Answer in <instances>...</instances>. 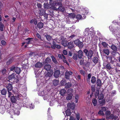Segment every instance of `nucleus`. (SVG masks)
I'll return each instance as SVG.
<instances>
[{"label":"nucleus","mask_w":120,"mask_h":120,"mask_svg":"<svg viewBox=\"0 0 120 120\" xmlns=\"http://www.w3.org/2000/svg\"><path fill=\"white\" fill-rule=\"evenodd\" d=\"M83 52L85 53V55L88 60H91L93 56L94 52L93 50L89 49V50L86 49L83 50Z\"/></svg>","instance_id":"f257e3e1"},{"label":"nucleus","mask_w":120,"mask_h":120,"mask_svg":"<svg viewBox=\"0 0 120 120\" xmlns=\"http://www.w3.org/2000/svg\"><path fill=\"white\" fill-rule=\"evenodd\" d=\"M21 96L20 94H16V97L14 96H11L10 98L11 102L12 103H16L17 101L16 99L17 98L18 100H19L20 99V97H21Z\"/></svg>","instance_id":"f03ea898"},{"label":"nucleus","mask_w":120,"mask_h":120,"mask_svg":"<svg viewBox=\"0 0 120 120\" xmlns=\"http://www.w3.org/2000/svg\"><path fill=\"white\" fill-rule=\"evenodd\" d=\"M110 48L112 50L111 52L112 55L113 56H115L117 53V47L116 45L112 44L111 45Z\"/></svg>","instance_id":"7ed1b4c3"},{"label":"nucleus","mask_w":120,"mask_h":120,"mask_svg":"<svg viewBox=\"0 0 120 120\" xmlns=\"http://www.w3.org/2000/svg\"><path fill=\"white\" fill-rule=\"evenodd\" d=\"M75 44L78 45L80 48H82L83 46V43L82 42H81L79 39H77L74 41Z\"/></svg>","instance_id":"20e7f679"},{"label":"nucleus","mask_w":120,"mask_h":120,"mask_svg":"<svg viewBox=\"0 0 120 120\" xmlns=\"http://www.w3.org/2000/svg\"><path fill=\"white\" fill-rule=\"evenodd\" d=\"M58 57L59 58H60L61 59H63V61L64 63H66L67 65H69V64L68 63L67 60L65 59L66 58L65 56L63 54H58Z\"/></svg>","instance_id":"39448f33"},{"label":"nucleus","mask_w":120,"mask_h":120,"mask_svg":"<svg viewBox=\"0 0 120 120\" xmlns=\"http://www.w3.org/2000/svg\"><path fill=\"white\" fill-rule=\"evenodd\" d=\"M60 74V72L59 70H55L54 71L53 76L56 78L59 77Z\"/></svg>","instance_id":"423d86ee"},{"label":"nucleus","mask_w":120,"mask_h":120,"mask_svg":"<svg viewBox=\"0 0 120 120\" xmlns=\"http://www.w3.org/2000/svg\"><path fill=\"white\" fill-rule=\"evenodd\" d=\"M73 74V72L71 71H66L65 73V76L66 78L68 79H70V76Z\"/></svg>","instance_id":"0eeeda50"},{"label":"nucleus","mask_w":120,"mask_h":120,"mask_svg":"<svg viewBox=\"0 0 120 120\" xmlns=\"http://www.w3.org/2000/svg\"><path fill=\"white\" fill-rule=\"evenodd\" d=\"M92 61L95 64H96L98 62L99 59L96 56H95L93 58H92Z\"/></svg>","instance_id":"6e6552de"},{"label":"nucleus","mask_w":120,"mask_h":120,"mask_svg":"<svg viewBox=\"0 0 120 120\" xmlns=\"http://www.w3.org/2000/svg\"><path fill=\"white\" fill-rule=\"evenodd\" d=\"M79 59H81L83 56V52L81 50H79L78 52L77 55Z\"/></svg>","instance_id":"1a4fd4ad"},{"label":"nucleus","mask_w":120,"mask_h":120,"mask_svg":"<svg viewBox=\"0 0 120 120\" xmlns=\"http://www.w3.org/2000/svg\"><path fill=\"white\" fill-rule=\"evenodd\" d=\"M6 87L7 90H12L13 89L12 85L10 83L6 85Z\"/></svg>","instance_id":"9d476101"},{"label":"nucleus","mask_w":120,"mask_h":120,"mask_svg":"<svg viewBox=\"0 0 120 120\" xmlns=\"http://www.w3.org/2000/svg\"><path fill=\"white\" fill-rule=\"evenodd\" d=\"M103 65L104 66H105V68L106 69L110 70L111 68L112 69L111 66V64L110 63H107L106 65H105V64H103Z\"/></svg>","instance_id":"9b49d317"},{"label":"nucleus","mask_w":120,"mask_h":120,"mask_svg":"<svg viewBox=\"0 0 120 120\" xmlns=\"http://www.w3.org/2000/svg\"><path fill=\"white\" fill-rule=\"evenodd\" d=\"M44 67V69L47 71H49L51 69V66L49 64H46Z\"/></svg>","instance_id":"f8f14e48"},{"label":"nucleus","mask_w":120,"mask_h":120,"mask_svg":"<svg viewBox=\"0 0 120 120\" xmlns=\"http://www.w3.org/2000/svg\"><path fill=\"white\" fill-rule=\"evenodd\" d=\"M68 48L70 49H71L74 47V45L73 42H69L68 43L67 46Z\"/></svg>","instance_id":"ddd939ff"},{"label":"nucleus","mask_w":120,"mask_h":120,"mask_svg":"<svg viewBox=\"0 0 120 120\" xmlns=\"http://www.w3.org/2000/svg\"><path fill=\"white\" fill-rule=\"evenodd\" d=\"M96 83L98 87H101L102 85L101 82L99 79H97L96 81Z\"/></svg>","instance_id":"4468645a"},{"label":"nucleus","mask_w":120,"mask_h":120,"mask_svg":"<svg viewBox=\"0 0 120 120\" xmlns=\"http://www.w3.org/2000/svg\"><path fill=\"white\" fill-rule=\"evenodd\" d=\"M51 61V60L50 58L47 57L45 60L44 63V64H48Z\"/></svg>","instance_id":"2eb2a0df"},{"label":"nucleus","mask_w":120,"mask_h":120,"mask_svg":"<svg viewBox=\"0 0 120 120\" xmlns=\"http://www.w3.org/2000/svg\"><path fill=\"white\" fill-rule=\"evenodd\" d=\"M102 52L107 56H108L109 53L110 51L108 49L105 48L103 50Z\"/></svg>","instance_id":"dca6fc26"},{"label":"nucleus","mask_w":120,"mask_h":120,"mask_svg":"<svg viewBox=\"0 0 120 120\" xmlns=\"http://www.w3.org/2000/svg\"><path fill=\"white\" fill-rule=\"evenodd\" d=\"M42 63L38 62L35 65V66L37 68H40L42 66Z\"/></svg>","instance_id":"f3484780"},{"label":"nucleus","mask_w":120,"mask_h":120,"mask_svg":"<svg viewBox=\"0 0 120 120\" xmlns=\"http://www.w3.org/2000/svg\"><path fill=\"white\" fill-rule=\"evenodd\" d=\"M15 72L18 74H19L21 71V69L18 67H16L15 69Z\"/></svg>","instance_id":"a211bd4d"},{"label":"nucleus","mask_w":120,"mask_h":120,"mask_svg":"<svg viewBox=\"0 0 120 120\" xmlns=\"http://www.w3.org/2000/svg\"><path fill=\"white\" fill-rule=\"evenodd\" d=\"M44 26V24L41 22L38 23L37 24V26L39 29L42 28Z\"/></svg>","instance_id":"6ab92c4d"},{"label":"nucleus","mask_w":120,"mask_h":120,"mask_svg":"<svg viewBox=\"0 0 120 120\" xmlns=\"http://www.w3.org/2000/svg\"><path fill=\"white\" fill-rule=\"evenodd\" d=\"M68 107L69 108H70L72 110H74L75 108V105L69 103L68 104Z\"/></svg>","instance_id":"aec40b11"},{"label":"nucleus","mask_w":120,"mask_h":120,"mask_svg":"<svg viewBox=\"0 0 120 120\" xmlns=\"http://www.w3.org/2000/svg\"><path fill=\"white\" fill-rule=\"evenodd\" d=\"M96 81V78L94 76H92L91 78V82L92 84L95 83Z\"/></svg>","instance_id":"412c9836"},{"label":"nucleus","mask_w":120,"mask_h":120,"mask_svg":"<svg viewBox=\"0 0 120 120\" xmlns=\"http://www.w3.org/2000/svg\"><path fill=\"white\" fill-rule=\"evenodd\" d=\"M72 85L71 83L70 82L66 83L65 85V87L66 88L68 89L71 87Z\"/></svg>","instance_id":"4be33fe9"},{"label":"nucleus","mask_w":120,"mask_h":120,"mask_svg":"<svg viewBox=\"0 0 120 120\" xmlns=\"http://www.w3.org/2000/svg\"><path fill=\"white\" fill-rule=\"evenodd\" d=\"M61 43L62 45L65 47H67V41L66 40H62Z\"/></svg>","instance_id":"5701e85b"},{"label":"nucleus","mask_w":120,"mask_h":120,"mask_svg":"<svg viewBox=\"0 0 120 120\" xmlns=\"http://www.w3.org/2000/svg\"><path fill=\"white\" fill-rule=\"evenodd\" d=\"M66 92V90L64 89H62L60 90V94L61 95L63 96L65 95V94Z\"/></svg>","instance_id":"b1692460"},{"label":"nucleus","mask_w":120,"mask_h":120,"mask_svg":"<svg viewBox=\"0 0 120 120\" xmlns=\"http://www.w3.org/2000/svg\"><path fill=\"white\" fill-rule=\"evenodd\" d=\"M7 93V90L5 88H3L1 91V93L3 95H5Z\"/></svg>","instance_id":"393cba45"},{"label":"nucleus","mask_w":120,"mask_h":120,"mask_svg":"<svg viewBox=\"0 0 120 120\" xmlns=\"http://www.w3.org/2000/svg\"><path fill=\"white\" fill-rule=\"evenodd\" d=\"M15 74L14 73H12L11 75L8 76V79L9 80H11L12 79L15 78Z\"/></svg>","instance_id":"a878e982"},{"label":"nucleus","mask_w":120,"mask_h":120,"mask_svg":"<svg viewBox=\"0 0 120 120\" xmlns=\"http://www.w3.org/2000/svg\"><path fill=\"white\" fill-rule=\"evenodd\" d=\"M59 81L56 79H54L53 80V85L56 86L58 85Z\"/></svg>","instance_id":"bb28decb"},{"label":"nucleus","mask_w":120,"mask_h":120,"mask_svg":"<svg viewBox=\"0 0 120 120\" xmlns=\"http://www.w3.org/2000/svg\"><path fill=\"white\" fill-rule=\"evenodd\" d=\"M49 3L51 6L56 5V2L55 1L53 2L52 0H50Z\"/></svg>","instance_id":"cd10ccee"},{"label":"nucleus","mask_w":120,"mask_h":120,"mask_svg":"<svg viewBox=\"0 0 120 120\" xmlns=\"http://www.w3.org/2000/svg\"><path fill=\"white\" fill-rule=\"evenodd\" d=\"M13 61V60L12 58H10L6 62V64L7 65H9Z\"/></svg>","instance_id":"c85d7f7f"},{"label":"nucleus","mask_w":120,"mask_h":120,"mask_svg":"<svg viewBox=\"0 0 120 120\" xmlns=\"http://www.w3.org/2000/svg\"><path fill=\"white\" fill-rule=\"evenodd\" d=\"M66 115L67 116H70L71 114L70 110L69 109H67L65 112Z\"/></svg>","instance_id":"c756f323"},{"label":"nucleus","mask_w":120,"mask_h":120,"mask_svg":"<svg viewBox=\"0 0 120 120\" xmlns=\"http://www.w3.org/2000/svg\"><path fill=\"white\" fill-rule=\"evenodd\" d=\"M55 1L56 2V6H62V0H56Z\"/></svg>","instance_id":"7c9ffc66"},{"label":"nucleus","mask_w":120,"mask_h":120,"mask_svg":"<svg viewBox=\"0 0 120 120\" xmlns=\"http://www.w3.org/2000/svg\"><path fill=\"white\" fill-rule=\"evenodd\" d=\"M45 36L46 37L47 40L48 41H50L51 40L52 37L50 35L46 34L45 35Z\"/></svg>","instance_id":"2f4dec72"},{"label":"nucleus","mask_w":120,"mask_h":120,"mask_svg":"<svg viewBox=\"0 0 120 120\" xmlns=\"http://www.w3.org/2000/svg\"><path fill=\"white\" fill-rule=\"evenodd\" d=\"M72 94H68L66 98L67 100H71L72 98Z\"/></svg>","instance_id":"473e14b6"},{"label":"nucleus","mask_w":120,"mask_h":120,"mask_svg":"<svg viewBox=\"0 0 120 120\" xmlns=\"http://www.w3.org/2000/svg\"><path fill=\"white\" fill-rule=\"evenodd\" d=\"M44 7L45 8L48 9L50 8L49 4L48 3H44Z\"/></svg>","instance_id":"72a5a7b5"},{"label":"nucleus","mask_w":120,"mask_h":120,"mask_svg":"<svg viewBox=\"0 0 120 120\" xmlns=\"http://www.w3.org/2000/svg\"><path fill=\"white\" fill-rule=\"evenodd\" d=\"M105 101L104 99L102 100L101 101H99L100 105L101 106L103 105L105 103Z\"/></svg>","instance_id":"f704fd0d"},{"label":"nucleus","mask_w":120,"mask_h":120,"mask_svg":"<svg viewBox=\"0 0 120 120\" xmlns=\"http://www.w3.org/2000/svg\"><path fill=\"white\" fill-rule=\"evenodd\" d=\"M104 98V95L103 94L101 93L99 94L98 97V99L99 100H101L103 99Z\"/></svg>","instance_id":"c9c22d12"},{"label":"nucleus","mask_w":120,"mask_h":120,"mask_svg":"<svg viewBox=\"0 0 120 120\" xmlns=\"http://www.w3.org/2000/svg\"><path fill=\"white\" fill-rule=\"evenodd\" d=\"M111 117V119H114L116 120L118 118L116 116H114L112 114L110 115V117Z\"/></svg>","instance_id":"e433bc0d"},{"label":"nucleus","mask_w":120,"mask_h":120,"mask_svg":"<svg viewBox=\"0 0 120 120\" xmlns=\"http://www.w3.org/2000/svg\"><path fill=\"white\" fill-rule=\"evenodd\" d=\"M92 102L94 106H96L97 104V100L96 98L93 99L92 100Z\"/></svg>","instance_id":"4c0bfd02"},{"label":"nucleus","mask_w":120,"mask_h":120,"mask_svg":"<svg viewBox=\"0 0 120 120\" xmlns=\"http://www.w3.org/2000/svg\"><path fill=\"white\" fill-rule=\"evenodd\" d=\"M101 44L104 48H106L108 47V45L106 42H102L101 43Z\"/></svg>","instance_id":"58836bf2"},{"label":"nucleus","mask_w":120,"mask_h":120,"mask_svg":"<svg viewBox=\"0 0 120 120\" xmlns=\"http://www.w3.org/2000/svg\"><path fill=\"white\" fill-rule=\"evenodd\" d=\"M40 14L42 15H44L45 13V11L43 9H41L39 10Z\"/></svg>","instance_id":"ea45409f"},{"label":"nucleus","mask_w":120,"mask_h":120,"mask_svg":"<svg viewBox=\"0 0 120 120\" xmlns=\"http://www.w3.org/2000/svg\"><path fill=\"white\" fill-rule=\"evenodd\" d=\"M58 8L60 11H61L62 12H64L65 9L62 6H60Z\"/></svg>","instance_id":"a19ab883"},{"label":"nucleus","mask_w":120,"mask_h":120,"mask_svg":"<svg viewBox=\"0 0 120 120\" xmlns=\"http://www.w3.org/2000/svg\"><path fill=\"white\" fill-rule=\"evenodd\" d=\"M4 27V25L1 22H0V30L1 31H2L3 30V27Z\"/></svg>","instance_id":"79ce46f5"},{"label":"nucleus","mask_w":120,"mask_h":120,"mask_svg":"<svg viewBox=\"0 0 120 120\" xmlns=\"http://www.w3.org/2000/svg\"><path fill=\"white\" fill-rule=\"evenodd\" d=\"M52 59L53 61L56 64H57V62L56 60V59L55 58V57L53 56H51Z\"/></svg>","instance_id":"37998d69"},{"label":"nucleus","mask_w":120,"mask_h":120,"mask_svg":"<svg viewBox=\"0 0 120 120\" xmlns=\"http://www.w3.org/2000/svg\"><path fill=\"white\" fill-rule=\"evenodd\" d=\"M53 73L52 71H50L49 72H48L47 75L48 76L50 77L52 75Z\"/></svg>","instance_id":"c03bdc74"},{"label":"nucleus","mask_w":120,"mask_h":120,"mask_svg":"<svg viewBox=\"0 0 120 120\" xmlns=\"http://www.w3.org/2000/svg\"><path fill=\"white\" fill-rule=\"evenodd\" d=\"M78 56L77 54H74L73 56L72 57V58L74 60H76L77 59Z\"/></svg>","instance_id":"a18cd8bd"},{"label":"nucleus","mask_w":120,"mask_h":120,"mask_svg":"<svg viewBox=\"0 0 120 120\" xmlns=\"http://www.w3.org/2000/svg\"><path fill=\"white\" fill-rule=\"evenodd\" d=\"M6 70L5 68L3 69L2 70V74L4 75H6Z\"/></svg>","instance_id":"49530a36"},{"label":"nucleus","mask_w":120,"mask_h":120,"mask_svg":"<svg viewBox=\"0 0 120 120\" xmlns=\"http://www.w3.org/2000/svg\"><path fill=\"white\" fill-rule=\"evenodd\" d=\"M65 80L64 79H63L61 80L60 82V84L61 85L63 86L65 85Z\"/></svg>","instance_id":"de8ad7c7"},{"label":"nucleus","mask_w":120,"mask_h":120,"mask_svg":"<svg viewBox=\"0 0 120 120\" xmlns=\"http://www.w3.org/2000/svg\"><path fill=\"white\" fill-rule=\"evenodd\" d=\"M80 73L84 76L85 75L86 72L85 71L83 70H82L80 71Z\"/></svg>","instance_id":"09e8293b"},{"label":"nucleus","mask_w":120,"mask_h":120,"mask_svg":"<svg viewBox=\"0 0 120 120\" xmlns=\"http://www.w3.org/2000/svg\"><path fill=\"white\" fill-rule=\"evenodd\" d=\"M82 18V16L80 15H77L76 17V18L78 19H80Z\"/></svg>","instance_id":"8fccbe9b"},{"label":"nucleus","mask_w":120,"mask_h":120,"mask_svg":"<svg viewBox=\"0 0 120 120\" xmlns=\"http://www.w3.org/2000/svg\"><path fill=\"white\" fill-rule=\"evenodd\" d=\"M98 114L101 115L103 116L104 115L103 112L101 110H99V111L98 112Z\"/></svg>","instance_id":"3c124183"},{"label":"nucleus","mask_w":120,"mask_h":120,"mask_svg":"<svg viewBox=\"0 0 120 120\" xmlns=\"http://www.w3.org/2000/svg\"><path fill=\"white\" fill-rule=\"evenodd\" d=\"M69 16L71 18H73L75 17V14H74L70 13L69 14Z\"/></svg>","instance_id":"603ef678"},{"label":"nucleus","mask_w":120,"mask_h":120,"mask_svg":"<svg viewBox=\"0 0 120 120\" xmlns=\"http://www.w3.org/2000/svg\"><path fill=\"white\" fill-rule=\"evenodd\" d=\"M11 91V90H7L8 92V97H9V98L11 97V95L12 94L11 93L10 91Z\"/></svg>","instance_id":"864d4df0"},{"label":"nucleus","mask_w":120,"mask_h":120,"mask_svg":"<svg viewBox=\"0 0 120 120\" xmlns=\"http://www.w3.org/2000/svg\"><path fill=\"white\" fill-rule=\"evenodd\" d=\"M84 60H80L79 63L80 65H84Z\"/></svg>","instance_id":"5fc2aeb1"},{"label":"nucleus","mask_w":120,"mask_h":120,"mask_svg":"<svg viewBox=\"0 0 120 120\" xmlns=\"http://www.w3.org/2000/svg\"><path fill=\"white\" fill-rule=\"evenodd\" d=\"M76 118L77 120H79L80 118V115L79 113H77L76 115Z\"/></svg>","instance_id":"6e6d98bb"},{"label":"nucleus","mask_w":120,"mask_h":120,"mask_svg":"<svg viewBox=\"0 0 120 120\" xmlns=\"http://www.w3.org/2000/svg\"><path fill=\"white\" fill-rule=\"evenodd\" d=\"M110 114V112L108 110L106 112L105 114L106 116H109Z\"/></svg>","instance_id":"4d7b16f0"},{"label":"nucleus","mask_w":120,"mask_h":120,"mask_svg":"<svg viewBox=\"0 0 120 120\" xmlns=\"http://www.w3.org/2000/svg\"><path fill=\"white\" fill-rule=\"evenodd\" d=\"M51 8L53 10H57V8L55 6H51Z\"/></svg>","instance_id":"13d9d810"},{"label":"nucleus","mask_w":120,"mask_h":120,"mask_svg":"<svg viewBox=\"0 0 120 120\" xmlns=\"http://www.w3.org/2000/svg\"><path fill=\"white\" fill-rule=\"evenodd\" d=\"M95 90V88L94 86H92L91 87V90L92 91L94 92Z\"/></svg>","instance_id":"bf43d9fd"},{"label":"nucleus","mask_w":120,"mask_h":120,"mask_svg":"<svg viewBox=\"0 0 120 120\" xmlns=\"http://www.w3.org/2000/svg\"><path fill=\"white\" fill-rule=\"evenodd\" d=\"M101 110L103 112H105L106 111V109L105 107H101Z\"/></svg>","instance_id":"052dcab7"},{"label":"nucleus","mask_w":120,"mask_h":120,"mask_svg":"<svg viewBox=\"0 0 120 120\" xmlns=\"http://www.w3.org/2000/svg\"><path fill=\"white\" fill-rule=\"evenodd\" d=\"M13 81L14 82L17 83L19 82V80L18 79H17L15 77V78H14V80Z\"/></svg>","instance_id":"680f3d73"},{"label":"nucleus","mask_w":120,"mask_h":120,"mask_svg":"<svg viewBox=\"0 0 120 120\" xmlns=\"http://www.w3.org/2000/svg\"><path fill=\"white\" fill-rule=\"evenodd\" d=\"M37 5L38 8H41L42 5L38 3L37 4Z\"/></svg>","instance_id":"e2e57ef3"},{"label":"nucleus","mask_w":120,"mask_h":120,"mask_svg":"<svg viewBox=\"0 0 120 120\" xmlns=\"http://www.w3.org/2000/svg\"><path fill=\"white\" fill-rule=\"evenodd\" d=\"M1 42L2 45H4L6 43V42L4 40H2Z\"/></svg>","instance_id":"0e129e2a"},{"label":"nucleus","mask_w":120,"mask_h":120,"mask_svg":"<svg viewBox=\"0 0 120 120\" xmlns=\"http://www.w3.org/2000/svg\"><path fill=\"white\" fill-rule=\"evenodd\" d=\"M99 91H97L96 92L95 94V96H96V97H97V96H98L99 95Z\"/></svg>","instance_id":"69168bd1"},{"label":"nucleus","mask_w":120,"mask_h":120,"mask_svg":"<svg viewBox=\"0 0 120 120\" xmlns=\"http://www.w3.org/2000/svg\"><path fill=\"white\" fill-rule=\"evenodd\" d=\"M63 53L64 55H67V52L65 50H64L63 51Z\"/></svg>","instance_id":"338daca9"},{"label":"nucleus","mask_w":120,"mask_h":120,"mask_svg":"<svg viewBox=\"0 0 120 120\" xmlns=\"http://www.w3.org/2000/svg\"><path fill=\"white\" fill-rule=\"evenodd\" d=\"M69 120H75L74 117L72 116H70V118L69 119Z\"/></svg>","instance_id":"774afa93"}]
</instances>
